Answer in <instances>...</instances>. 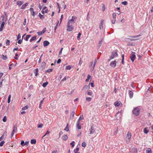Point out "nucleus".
Listing matches in <instances>:
<instances>
[{
  "mask_svg": "<svg viewBox=\"0 0 153 153\" xmlns=\"http://www.w3.org/2000/svg\"><path fill=\"white\" fill-rule=\"evenodd\" d=\"M112 17L114 19H116V14L115 13L112 14Z\"/></svg>",
  "mask_w": 153,
  "mask_h": 153,
  "instance_id": "37",
  "label": "nucleus"
},
{
  "mask_svg": "<svg viewBox=\"0 0 153 153\" xmlns=\"http://www.w3.org/2000/svg\"><path fill=\"white\" fill-rule=\"evenodd\" d=\"M17 124H15L13 131L16 132L17 131Z\"/></svg>",
  "mask_w": 153,
  "mask_h": 153,
  "instance_id": "15",
  "label": "nucleus"
},
{
  "mask_svg": "<svg viewBox=\"0 0 153 153\" xmlns=\"http://www.w3.org/2000/svg\"><path fill=\"white\" fill-rule=\"evenodd\" d=\"M77 19V17L76 16H73L71 19L68 20L67 23L73 25L76 22Z\"/></svg>",
  "mask_w": 153,
  "mask_h": 153,
  "instance_id": "1",
  "label": "nucleus"
},
{
  "mask_svg": "<svg viewBox=\"0 0 153 153\" xmlns=\"http://www.w3.org/2000/svg\"><path fill=\"white\" fill-rule=\"evenodd\" d=\"M105 6L104 4H102V11H104L105 10Z\"/></svg>",
  "mask_w": 153,
  "mask_h": 153,
  "instance_id": "38",
  "label": "nucleus"
},
{
  "mask_svg": "<svg viewBox=\"0 0 153 153\" xmlns=\"http://www.w3.org/2000/svg\"><path fill=\"white\" fill-rule=\"evenodd\" d=\"M88 95L91 96L92 94V92L91 91H88L87 92Z\"/></svg>",
  "mask_w": 153,
  "mask_h": 153,
  "instance_id": "54",
  "label": "nucleus"
},
{
  "mask_svg": "<svg viewBox=\"0 0 153 153\" xmlns=\"http://www.w3.org/2000/svg\"><path fill=\"white\" fill-rule=\"evenodd\" d=\"M63 48H62L61 49L60 51H59V55H60L62 53V51L63 50Z\"/></svg>",
  "mask_w": 153,
  "mask_h": 153,
  "instance_id": "56",
  "label": "nucleus"
},
{
  "mask_svg": "<svg viewBox=\"0 0 153 153\" xmlns=\"http://www.w3.org/2000/svg\"><path fill=\"white\" fill-rule=\"evenodd\" d=\"M4 134H3L1 137L0 138V141L2 140H3L4 138Z\"/></svg>",
  "mask_w": 153,
  "mask_h": 153,
  "instance_id": "57",
  "label": "nucleus"
},
{
  "mask_svg": "<svg viewBox=\"0 0 153 153\" xmlns=\"http://www.w3.org/2000/svg\"><path fill=\"white\" fill-rule=\"evenodd\" d=\"M121 3L122 4H123V5H126L128 3L126 1H124L122 2Z\"/></svg>",
  "mask_w": 153,
  "mask_h": 153,
  "instance_id": "44",
  "label": "nucleus"
},
{
  "mask_svg": "<svg viewBox=\"0 0 153 153\" xmlns=\"http://www.w3.org/2000/svg\"><path fill=\"white\" fill-rule=\"evenodd\" d=\"M68 124H67L66 126V127L64 129V130L65 131H69V128H68Z\"/></svg>",
  "mask_w": 153,
  "mask_h": 153,
  "instance_id": "39",
  "label": "nucleus"
},
{
  "mask_svg": "<svg viewBox=\"0 0 153 153\" xmlns=\"http://www.w3.org/2000/svg\"><path fill=\"white\" fill-rule=\"evenodd\" d=\"M86 146V143L85 142H83L82 144V146L84 147H85Z\"/></svg>",
  "mask_w": 153,
  "mask_h": 153,
  "instance_id": "36",
  "label": "nucleus"
},
{
  "mask_svg": "<svg viewBox=\"0 0 153 153\" xmlns=\"http://www.w3.org/2000/svg\"><path fill=\"white\" fill-rule=\"evenodd\" d=\"M80 123L79 122V121H77V124H76V127H77V128L80 129L81 128V126L80 125Z\"/></svg>",
  "mask_w": 153,
  "mask_h": 153,
  "instance_id": "17",
  "label": "nucleus"
},
{
  "mask_svg": "<svg viewBox=\"0 0 153 153\" xmlns=\"http://www.w3.org/2000/svg\"><path fill=\"white\" fill-rule=\"evenodd\" d=\"M118 54L117 53V52H112L111 55L110 57V59H109L108 61H110V60L112 59H113L114 58L116 57V56H117Z\"/></svg>",
  "mask_w": 153,
  "mask_h": 153,
  "instance_id": "6",
  "label": "nucleus"
},
{
  "mask_svg": "<svg viewBox=\"0 0 153 153\" xmlns=\"http://www.w3.org/2000/svg\"><path fill=\"white\" fill-rule=\"evenodd\" d=\"M31 36V35H27L25 39V40L27 41L28 40V39L30 38Z\"/></svg>",
  "mask_w": 153,
  "mask_h": 153,
  "instance_id": "30",
  "label": "nucleus"
},
{
  "mask_svg": "<svg viewBox=\"0 0 153 153\" xmlns=\"http://www.w3.org/2000/svg\"><path fill=\"white\" fill-rule=\"evenodd\" d=\"M62 138L63 140H67L68 137L67 135H65L62 136Z\"/></svg>",
  "mask_w": 153,
  "mask_h": 153,
  "instance_id": "22",
  "label": "nucleus"
},
{
  "mask_svg": "<svg viewBox=\"0 0 153 153\" xmlns=\"http://www.w3.org/2000/svg\"><path fill=\"white\" fill-rule=\"evenodd\" d=\"M59 22L58 21V22L57 23V24H56V26H55V27H54V30H55V32H56V30L57 29V26H58V23H59Z\"/></svg>",
  "mask_w": 153,
  "mask_h": 153,
  "instance_id": "51",
  "label": "nucleus"
},
{
  "mask_svg": "<svg viewBox=\"0 0 153 153\" xmlns=\"http://www.w3.org/2000/svg\"><path fill=\"white\" fill-rule=\"evenodd\" d=\"M1 58L3 60H5L7 59V57L6 55H2Z\"/></svg>",
  "mask_w": 153,
  "mask_h": 153,
  "instance_id": "27",
  "label": "nucleus"
},
{
  "mask_svg": "<svg viewBox=\"0 0 153 153\" xmlns=\"http://www.w3.org/2000/svg\"><path fill=\"white\" fill-rule=\"evenodd\" d=\"M122 64H124V54H122Z\"/></svg>",
  "mask_w": 153,
  "mask_h": 153,
  "instance_id": "31",
  "label": "nucleus"
},
{
  "mask_svg": "<svg viewBox=\"0 0 153 153\" xmlns=\"http://www.w3.org/2000/svg\"><path fill=\"white\" fill-rule=\"evenodd\" d=\"M28 3H25V4H23L22 6L21 9H24L26 7V6L28 5Z\"/></svg>",
  "mask_w": 153,
  "mask_h": 153,
  "instance_id": "18",
  "label": "nucleus"
},
{
  "mask_svg": "<svg viewBox=\"0 0 153 153\" xmlns=\"http://www.w3.org/2000/svg\"><path fill=\"white\" fill-rule=\"evenodd\" d=\"M18 56V54L17 53H16L15 54V57H14V58L16 59V60H17L18 59V58L17 57V56Z\"/></svg>",
  "mask_w": 153,
  "mask_h": 153,
  "instance_id": "62",
  "label": "nucleus"
},
{
  "mask_svg": "<svg viewBox=\"0 0 153 153\" xmlns=\"http://www.w3.org/2000/svg\"><path fill=\"white\" fill-rule=\"evenodd\" d=\"M95 131L93 129L92 127H91V129H90V134H91L94 133Z\"/></svg>",
  "mask_w": 153,
  "mask_h": 153,
  "instance_id": "24",
  "label": "nucleus"
},
{
  "mask_svg": "<svg viewBox=\"0 0 153 153\" xmlns=\"http://www.w3.org/2000/svg\"><path fill=\"white\" fill-rule=\"evenodd\" d=\"M74 29V27L72 25L67 23V31L70 32L73 30Z\"/></svg>",
  "mask_w": 153,
  "mask_h": 153,
  "instance_id": "4",
  "label": "nucleus"
},
{
  "mask_svg": "<svg viewBox=\"0 0 153 153\" xmlns=\"http://www.w3.org/2000/svg\"><path fill=\"white\" fill-rule=\"evenodd\" d=\"M22 40H21V39L19 40L18 43L19 44H21L22 43Z\"/></svg>",
  "mask_w": 153,
  "mask_h": 153,
  "instance_id": "64",
  "label": "nucleus"
},
{
  "mask_svg": "<svg viewBox=\"0 0 153 153\" xmlns=\"http://www.w3.org/2000/svg\"><path fill=\"white\" fill-rule=\"evenodd\" d=\"M91 98L90 97H88L86 98V100L88 102L91 101Z\"/></svg>",
  "mask_w": 153,
  "mask_h": 153,
  "instance_id": "46",
  "label": "nucleus"
},
{
  "mask_svg": "<svg viewBox=\"0 0 153 153\" xmlns=\"http://www.w3.org/2000/svg\"><path fill=\"white\" fill-rule=\"evenodd\" d=\"M28 108H29V107L27 105H26V106H25L23 108H22V110H25L26 109H28Z\"/></svg>",
  "mask_w": 153,
  "mask_h": 153,
  "instance_id": "42",
  "label": "nucleus"
},
{
  "mask_svg": "<svg viewBox=\"0 0 153 153\" xmlns=\"http://www.w3.org/2000/svg\"><path fill=\"white\" fill-rule=\"evenodd\" d=\"M79 148H76L74 150V152L75 153H77V152L79 150Z\"/></svg>",
  "mask_w": 153,
  "mask_h": 153,
  "instance_id": "48",
  "label": "nucleus"
},
{
  "mask_svg": "<svg viewBox=\"0 0 153 153\" xmlns=\"http://www.w3.org/2000/svg\"><path fill=\"white\" fill-rule=\"evenodd\" d=\"M136 58V56L134 54H132L131 57L130 59L132 62H133Z\"/></svg>",
  "mask_w": 153,
  "mask_h": 153,
  "instance_id": "12",
  "label": "nucleus"
},
{
  "mask_svg": "<svg viewBox=\"0 0 153 153\" xmlns=\"http://www.w3.org/2000/svg\"><path fill=\"white\" fill-rule=\"evenodd\" d=\"M121 113L120 111H118L115 115V117L117 120H120L121 117Z\"/></svg>",
  "mask_w": 153,
  "mask_h": 153,
  "instance_id": "5",
  "label": "nucleus"
},
{
  "mask_svg": "<svg viewBox=\"0 0 153 153\" xmlns=\"http://www.w3.org/2000/svg\"><path fill=\"white\" fill-rule=\"evenodd\" d=\"M97 60L96 59L95 60L94 63V64L93 65V66L92 67V70H93V69H94V67L95 66V65L96 64V63H97Z\"/></svg>",
  "mask_w": 153,
  "mask_h": 153,
  "instance_id": "32",
  "label": "nucleus"
},
{
  "mask_svg": "<svg viewBox=\"0 0 153 153\" xmlns=\"http://www.w3.org/2000/svg\"><path fill=\"white\" fill-rule=\"evenodd\" d=\"M26 19H25L24 20V22L23 23V25H26Z\"/></svg>",
  "mask_w": 153,
  "mask_h": 153,
  "instance_id": "59",
  "label": "nucleus"
},
{
  "mask_svg": "<svg viewBox=\"0 0 153 153\" xmlns=\"http://www.w3.org/2000/svg\"><path fill=\"white\" fill-rule=\"evenodd\" d=\"M39 16L40 19H43L44 18V16L43 15H41L40 14V13H39Z\"/></svg>",
  "mask_w": 153,
  "mask_h": 153,
  "instance_id": "40",
  "label": "nucleus"
},
{
  "mask_svg": "<svg viewBox=\"0 0 153 153\" xmlns=\"http://www.w3.org/2000/svg\"><path fill=\"white\" fill-rule=\"evenodd\" d=\"M10 41L8 39H7L6 42V44L7 45H10Z\"/></svg>",
  "mask_w": 153,
  "mask_h": 153,
  "instance_id": "34",
  "label": "nucleus"
},
{
  "mask_svg": "<svg viewBox=\"0 0 153 153\" xmlns=\"http://www.w3.org/2000/svg\"><path fill=\"white\" fill-rule=\"evenodd\" d=\"M75 114V112L73 111L72 112L71 115L72 116V117H73Z\"/></svg>",
  "mask_w": 153,
  "mask_h": 153,
  "instance_id": "63",
  "label": "nucleus"
},
{
  "mask_svg": "<svg viewBox=\"0 0 153 153\" xmlns=\"http://www.w3.org/2000/svg\"><path fill=\"white\" fill-rule=\"evenodd\" d=\"M143 132L145 134H147L149 132V130H148V128H145L143 130Z\"/></svg>",
  "mask_w": 153,
  "mask_h": 153,
  "instance_id": "20",
  "label": "nucleus"
},
{
  "mask_svg": "<svg viewBox=\"0 0 153 153\" xmlns=\"http://www.w3.org/2000/svg\"><path fill=\"white\" fill-rule=\"evenodd\" d=\"M38 68H36L35 69L34 71V73L35 74V75L36 76L39 75L38 73Z\"/></svg>",
  "mask_w": 153,
  "mask_h": 153,
  "instance_id": "21",
  "label": "nucleus"
},
{
  "mask_svg": "<svg viewBox=\"0 0 153 153\" xmlns=\"http://www.w3.org/2000/svg\"><path fill=\"white\" fill-rule=\"evenodd\" d=\"M81 35V33H79L78 34V36H77V39H78L80 37Z\"/></svg>",
  "mask_w": 153,
  "mask_h": 153,
  "instance_id": "52",
  "label": "nucleus"
},
{
  "mask_svg": "<svg viewBox=\"0 0 153 153\" xmlns=\"http://www.w3.org/2000/svg\"><path fill=\"white\" fill-rule=\"evenodd\" d=\"M3 121L4 122H6L7 121V118L5 116L4 117L3 119Z\"/></svg>",
  "mask_w": 153,
  "mask_h": 153,
  "instance_id": "49",
  "label": "nucleus"
},
{
  "mask_svg": "<svg viewBox=\"0 0 153 153\" xmlns=\"http://www.w3.org/2000/svg\"><path fill=\"white\" fill-rule=\"evenodd\" d=\"M134 39H132L131 38H126L125 39V41L128 42H129L130 41H134Z\"/></svg>",
  "mask_w": 153,
  "mask_h": 153,
  "instance_id": "16",
  "label": "nucleus"
},
{
  "mask_svg": "<svg viewBox=\"0 0 153 153\" xmlns=\"http://www.w3.org/2000/svg\"><path fill=\"white\" fill-rule=\"evenodd\" d=\"M36 141L35 139H32L30 141V143L32 144H36Z\"/></svg>",
  "mask_w": 153,
  "mask_h": 153,
  "instance_id": "25",
  "label": "nucleus"
},
{
  "mask_svg": "<svg viewBox=\"0 0 153 153\" xmlns=\"http://www.w3.org/2000/svg\"><path fill=\"white\" fill-rule=\"evenodd\" d=\"M48 84V82H44V83H43L42 86L44 88H45L46 86Z\"/></svg>",
  "mask_w": 153,
  "mask_h": 153,
  "instance_id": "29",
  "label": "nucleus"
},
{
  "mask_svg": "<svg viewBox=\"0 0 153 153\" xmlns=\"http://www.w3.org/2000/svg\"><path fill=\"white\" fill-rule=\"evenodd\" d=\"M66 80V78L65 76L64 78H63L62 80H61L62 82H64Z\"/></svg>",
  "mask_w": 153,
  "mask_h": 153,
  "instance_id": "61",
  "label": "nucleus"
},
{
  "mask_svg": "<svg viewBox=\"0 0 153 153\" xmlns=\"http://www.w3.org/2000/svg\"><path fill=\"white\" fill-rule=\"evenodd\" d=\"M44 99L43 98L42 100H41L40 102V103L39 105V108H41L42 105V104L43 102V100H44Z\"/></svg>",
  "mask_w": 153,
  "mask_h": 153,
  "instance_id": "28",
  "label": "nucleus"
},
{
  "mask_svg": "<svg viewBox=\"0 0 153 153\" xmlns=\"http://www.w3.org/2000/svg\"><path fill=\"white\" fill-rule=\"evenodd\" d=\"M146 153H152V150L150 148H148L146 150Z\"/></svg>",
  "mask_w": 153,
  "mask_h": 153,
  "instance_id": "19",
  "label": "nucleus"
},
{
  "mask_svg": "<svg viewBox=\"0 0 153 153\" xmlns=\"http://www.w3.org/2000/svg\"><path fill=\"white\" fill-rule=\"evenodd\" d=\"M83 116H80L79 119L78 120V121H80V120H83Z\"/></svg>",
  "mask_w": 153,
  "mask_h": 153,
  "instance_id": "43",
  "label": "nucleus"
},
{
  "mask_svg": "<svg viewBox=\"0 0 153 153\" xmlns=\"http://www.w3.org/2000/svg\"><path fill=\"white\" fill-rule=\"evenodd\" d=\"M104 23V20H101V22L100 24L99 27L100 30H102L103 29V25Z\"/></svg>",
  "mask_w": 153,
  "mask_h": 153,
  "instance_id": "10",
  "label": "nucleus"
},
{
  "mask_svg": "<svg viewBox=\"0 0 153 153\" xmlns=\"http://www.w3.org/2000/svg\"><path fill=\"white\" fill-rule=\"evenodd\" d=\"M103 40V38H102L99 41V44L100 45H101V44H102V40Z\"/></svg>",
  "mask_w": 153,
  "mask_h": 153,
  "instance_id": "58",
  "label": "nucleus"
},
{
  "mask_svg": "<svg viewBox=\"0 0 153 153\" xmlns=\"http://www.w3.org/2000/svg\"><path fill=\"white\" fill-rule=\"evenodd\" d=\"M43 124H38V128H41L43 126Z\"/></svg>",
  "mask_w": 153,
  "mask_h": 153,
  "instance_id": "41",
  "label": "nucleus"
},
{
  "mask_svg": "<svg viewBox=\"0 0 153 153\" xmlns=\"http://www.w3.org/2000/svg\"><path fill=\"white\" fill-rule=\"evenodd\" d=\"M5 142L4 141H2L0 143V146H2L3 145L4 143Z\"/></svg>",
  "mask_w": 153,
  "mask_h": 153,
  "instance_id": "45",
  "label": "nucleus"
},
{
  "mask_svg": "<svg viewBox=\"0 0 153 153\" xmlns=\"http://www.w3.org/2000/svg\"><path fill=\"white\" fill-rule=\"evenodd\" d=\"M21 38V35L20 34H19L17 37V40H19Z\"/></svg>",
  "mask_w": 153,
  "mask_h": 153,
  "instance_id": "60",
  "label": "nucleus"
},
{
  "mask_svg": "<svg viewBox=\"0 0 153 153\" xmlns=\"http://www.w3.org/2000/svg\"><path fill=\"white\" fill-rule=\"evenodd\" d=\"M117 62L115 61L112 62L110 64V65L113 68L115 67Z\"/></svg>",
  "mask_w": 153,
  "mask_h": 153,
  "instance_id": "9",
  "label": "nucleus"
},
{
  "mask_svg": "<svg viewBox=\"0 0 153 153\" xmlns=\"http://www.w3.org/2000/svg\"><path fill=\"white\" fill-rule=\"evenodd\" d=\"M128 94L130 98H132L133 95V93L131 91H129L128 92Z\"/></svg>",
  "mask_w": 153,
  "mask_h": 153,
  "instance_id": "14",
  "label": "nucleus"
},
{
  "mask_svg": "<svg viewBox=\"0 0 153 153\" xmlns=\"http://www.w3.org/2000/svg\"><path fill=\"white\" fill-rule=\"evenodd\" d=\"M71 68V66L70 65L67 66L65 67V69L67 70H70Z\"/></svg>",
  "mask_w": 153,
  "mask_h": 153,
  "instance_id": "35",
  "label": "nucleus"
},
{
  "mask_svg": "<svg viewBox=\"0 0 153 153\" xmlns=\"http://www.w3.org/2000/svg\"><path fill=\"white\" fill-rule=\"evenodd\" d=\"M52 69H49L46 71L47 72H51L52 71Z\"/></svg>",
  "mask_w": 153,
  "mask_h": 153,
  "instance_id": "47",
  "label": "nucleus"
},
{
  "mask_svg": "<svg viewBox=\"0 0 153 153\" xmlns=\"http://www.w3.org/2000/svg\"><path fill=\"white\" fill-rule=\"evenodd\" d=\"M131 133L128 132L126 137V143L128 144L131 140Z\"/></svg>",
  "mask_w": 153,
  "mask_h": 153,
  "instance_id": "2",
  "label": "nucleus"
},
{
  "mask_svg": "<svg viewBox=\"0 0 153 153\" xmlns=\"http://www.w3.org/2000/svg\"><path fill=\"white\" fill-rule=\"evenodd\" d=\"M74 141H73L71 143H70V144L72 146V147L73 148L74 146Z\"/></svg>",
  "mask_w": 153,
  "mask_h": 153,
  "instance_id": "50",
  "label": "nucleus"
},
{
  "mask_svg": "<svg viewBox=\"0 0 153 153\" xmlns=\"http://www.w3.org/2000/svg\"><path fill=\"white\" fill-rule=\"evenodd\" d=\"M24 3L23 1H18L17 2V4L19 6L22 5Z\"/></svg>",
  "mask_w": 153,
  "mask_h": 153,
  "instance_id": "23",
  "label": "nucleus"
},
{
  "mask_svg": "<svg viewBox=\"0 0 153 153\" xmlns=\"http://www.w3.org/2000/svg\"><path fill=\"white\" fill-rule=\"evenodd\" d=\"M36 36H34L30 40V42H31L35 40L36 39Z\"/></svg>",
  "mask_w": 153,
  "mask_h": 153,
  "instance_id": "26",
  "label": "nucleus"
},
{
  "mask_svg": "<svg viewBox=\"0 0 153 153\" xmlns=\"http://www.w3.org/2000/svg\"><path fill=\"white\" fill-rule=\"evenodd\" d=\"M49 44V42L48 41H45L43 42V45L45 47L48 46Z\"/></svg>",
  "mask_w": 153,
  "mask_h": 153,
  "instance_id": "13",
  "label": "nucleus"
},
{
  "mask_svg": "<svg viewBox=\"0 0 153 153\" xmlns=\"http://www.w3.org/2000/svg\"><path fill=\"white\" fill-rule=\"evenodd\" d=\"M25 142L23 140H22L21 143V145L22 146H24Z\"/></svg>",
  "mask_w": 153,
  "mask_h": 153,
  "instance_id": "53",
  "label": "nucleus"
},
{
  "mask_svg": "<svg viewBox=\"0 0 153 153\" xmlns=\"http://www.w3.org/2000/svg\"><path fill=\"white\" fill-rule=\"evenodd\" d=\"M46 30V28L45 27L43 29V30L42 31L38 32H37V33L39 35H42L45 33Z\"/></svg>",
  "mask_w": 153,
  "mask_h": 153,
  "instance_id": "7",
  "label": "nucleus"
},
{
  "mask_svg": "<svg viewBox=\"0 0 153 153\" xmlns=\"http://www.w3.org/2000/svg\"><path fill=\"white\" fill-rule=\"evenodd\" d=\"M133 113L136 116H138L140 114V110L138 108H136L132 111Z\"/></svg>",
  "mask_w": 153,
  "mask_h": 153,
  "instance_id": "3",
  "label": "nucleus"
},
{
  "mask_svg": "<svg viewBox=\"0 0 153 153\" xmlns=\"http://www.w3.org/2000/svg\"><path fill=\"white\" fill-rule=\"evenodd\" d=\"M141 35H137L135 36H129V37L131 38L132 39H134V41L135 40L138 39H137V38L139 37Z\"/></svg>",
  "mask_w": 153,
  "mask_h": 153,
  "instance_id": "8",
  "label": "nucleus"
},
{
  "mask_svg": "<svg viewBox=\"0 0 153 153\" xmlns=\"http://www.w3.org/2000/svg\"><path fill=\"white\" fill-rule=\"evenodd\" d=\"M116 19H114L113 20H112L111 21V22L113 24H114L115 23L116 21Z\"/></svg>",
  "mask_w": 153,
  "mask_h": 153,
  "instance_id": "55",
  "label": "nucleus"
},
{
  "mask_svg": "<svg viewBox=\"0 0 153 153\" xmlns=\"http://www.w3.org/2000/svg\"><path fill=\"white\" fill-rule=\"evenodd\" d=\"M11 95H10L9 96V97H8V101H7V102L8 103H9L10 101V98L11 97Z\"/></svg>",
  "mask_w": 153,
  "mask_h": 153,
  "instance_id": "33",
  "label": "nucleus"
},
{
  "mask_svg": "<svg viewBox=\"0 0 153 153\" xmlns=\"http://www.w3.org/2000/svg\"><path fill=\"white\" fill-rule=\"evenodd\" d=\"M121 104V102L120 101H117L115 102L114 103V105L117 107L119 106Z\"/></svg>",
  "mask_w": 153,
  "mask_h": 153,
  "instance_id": "11",
  "label": "nucleus"
}]
</instances>
